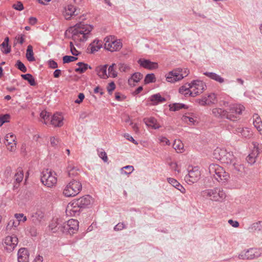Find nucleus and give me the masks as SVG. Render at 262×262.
Masks as SVG:
<instances>
[{
    "label": "nucleus",
    "instance_id": "8",
    "mask_svg": "<svg viewBox=\"0 0 262 262\" xmlns=\"http://www.w3.org/2000/svg\"><path fill=\"white\" fill-rule=\"evenodd\" d=\"M81 189V182L77 180L73 179L66 185L62 193L66 197H73L78 194Z\"/></svg>",
    "mask_w": 262,
    "mask_h": 262
},
{
    "label": "nucleus",
    "instance_id": "40",
    "mask_svg": "<svg viewBox=\"0 0 262 262\" xmlns=\"http://www.w3.org/2000/svg\"><path fill=\"white\" fill-rule=\"evenodd\" d=\"M253 146L252 149L251 150L250 154L252 156L257 157L260 153V149L259 148V144L256 142H253L252 143Z\"/></svg>",
    "mask_w": 262,
    "mask_h": 262
},
{
    "label": "nucleus",
    "instance_id": "5",
    "mask_svg": "<svg viewBox=\"0 0 262 262\" xmlns=\"http://www.w3.org/2000/svg\"><path fill=\"white\" fill-rule=\"evenodd\" d=\"M201 195L206 199L219 202L223 201L226 197L225 191L221 187L205 189L201 191Z\"/></svg>",
    "mask_w": 262,
    "mask_h": 262
},
{
    "label": "nucleus",
    "instance_id": "48",
    "mask_svg": "<svg viewBox=\"0 0 262 262\" xmlns=\"http://www.w3.org/2000/svg\"><path fill=\"white\" fill-rule=\"evenodd\" d=\"M134 170V168L132 165H127L122 167L121 169V173L122 174H129Z\"/></svg>",
    "mask_w": 262,
    "mask_h": 262
},
{
    "label": "nucleus",
    "instance_id": "32",
    "mask_svg": "<svg viewBox=\"0 0 262 262\" xmlns=\"http://www.w3.org/2000/svg\"><path fill=\"white\" fill-rule=\"evenodd\" d=\"M170 168L174 172L175 176L179 174L181 172V164L176 161H172L169 163Z\"/></svg>",
    "mask_w": 262,
    "mask_h": 262
},
{
    "label": "nucleus",
    "instance_id": "25",
    "mask_svg": "<svg viewBox=\"0 0 262 262\" xmlns=\"http://www.w3.org/2000/svg\"><path fill=\"white\" fill-rule=\"evenodd\" d=\"M67 169L70 177L76 176L80 171V168L77 164L72 162L69 163Z\"/></svg>",
    "mask_w": 262,
    "mask_h": 262
},
{
    "label": "nucleus",
    "instance_id": "37",
    "mask_svg": "<svg viewBox=\"0 0 262 262\" xmlns=\"http://www.w3.org/2000/svg\"><path fill=\"white\" fill-rule=\"evenodd\" d=\"M26 56L29 61L32 62L35 61V59L34 57L33 47L31 45H29L27 47Z\"/></svg>",
    "mask_w": 262,
    "mask_h": 262
},
{
    "label": "nucleus",
    "instance_id": "15",
    "mask_svg": "<svg viewBox=\"0 0 262 262\" xmlns=\"http://www.w3.org/2000/svg\"><path fill=\"white\" fill-rule=\"evenodd\" d=\"M16 138L14 134L9 133L5 137V144L10 151H14L16 149Z\"/></svg>",
    "mask_w": 262,
    "mask_h": 262
},
{
    "label": "nucleus",
    "instance_id": "2",
    "mask_svg": "<svg viewBox=\"0 0 262 262\" xmlns=\"http://www.w3.org/2000/svg\"><path fill=\"white\" fill-rule=\"evenodd\" d=\"M213 158L229 166H232L238 171H241L243 168L232 152H228L224 148L217 147L215 149L213 152Z\"/></svg>",
    "mask_w": 262,
    "mask_h": 262
},
{
    "label": "nucleus",
    "instance_id": "27",
    "mask_svg": "<svg viewBox=\"0 0 262 262\" xmlns=\"http://www.w3.org/2000/svg\"><path fill=\"white\" fill-rule=\"evenodd\" d=\"M76 200L69 203L67 206V212H69L71 215H75L78 213L81 208L79 205H75Z\"/></svg>",
    "mask_w": 262,
    "mask_h": 262
},
{
    "label": "nucleus",
    "instance_id": "59",
    "mask_svg": "<svg viewBox=\"0 0 262 262\" xmlns=\"http://www.w3.org/2000/svg\"><path fill=\"white\" fill-rule=\"evenodd\" d=\"M196 102L200 105L205 106L208 105L207 99L205 96L202 97L201 99H198L196 100Z\"/></svg>",
    "mask_w": 262,
    "mask_h": 262
},
{
    "label": "nucleus",
    "instance_id": "3",
    "mask_svg": "<svg viewBox=\"0 0 262 262\" xmlns=\"http://www.w3.org/2000/svg\"><path fill=\"white\" fill-rule=\"evenodd\" d=\"M244 110L245 107L242 104H232L229 105L228 111L221 108H214L212 112L216 117L226 118L234 121L239 119V116Z\"/></svg>",
    "mask_w": 262,
    "mask_h": 262
},
{
    "label": "nucleus",
    "instance_id": "33",
    "mask_svg": "<svg viewBox=\"0 0 262 262\" xmlns=\"http://www.w3.org/2000/svg\"><path fill=\"white\" fill-rule=\"evenodd\" d=\"M9 37H6L0 46L1 51L5 54H8L11 51V47L9 46Z\"/></svg>",
    "mask_w": 262,
    "mask_h": 262
},
{
    "label": "nucleus",
    "instance_id": "19",
    "mask_svg": "<svg viewBox=\"0 0 262 262\" xmlns=\"http://www.w3.org/2000/svg\"><path fill=\"white\" fill-rule=\"evenodd\" d=\"M143 121L147 126L152 129H156L161 127L160 121L154 117L145 118Z\"/></svg>",
    "mask_w": 262,
    "mask_h": 262
},
{
    "label": "nucleus",
    "instance_id": "61",
    "mask_svg": "<svg viewBox=\"0 0 262 262\" xmlns=\"http://www.w3.org/2000/svg\"><path fill=\"white\" fill-rule=\"evenodd\" d=\"M256 158L257 157L252 156L251 154H249L246 160L249 163L252 164L255 162Z\"/></svg>",
    "mask_w": 262,
    "mask_h": 262
},
{
    "label": "nucleus",
    "instance_id": "43",
    "mask_svg": "<svg viewBox=\"0 0 262 262\" xmlns=\"http://www.w3.org/2000/svg\"><path fill=\"white\" fill-rule=\"evenodd\" d=\"M241 256L243 257L244 259H252L254 258V254L253 248H251L247 250L244 253V255L243 254L240 255Z\"/></svg>",
    "mask_w": 262,
    "mask_h": 262
},
{
    "label": "nucleus",
    "instance_id": "56",
    "mask_svg": "<svg viewBox=\"0 0 262 262\" xmlns=\"http://www.w3.org/2000/svg\"><path fill=\"white\" fill-rule=\"evenodd\" d=\"M12 7L14 9H15L16 10H18V11H21L24 8L23 4V3L21 2H16L15 3H14Z\"/></svg>",
    "mask_w": 262,
    "mask_h": 262
},
{
    "label": "nucleus",
    "instance_id": "44",
    "mask_svg": "<svg viewBox=\"0 0 262 262\" xmlns=\"http://www.w3.org/2000/svg\"><path fill=\"white\" fill-rule=\"evenodd\" d=\"M184 104L176 103L169 105V110L171 111H177L183 108H186Z\"/></svg>",
    "mask_w": 262,
    "mask_h": 262
},
{
    "label": "nucleus",
    "instance_id": "23",
    "mask_svg": "<svg viewBox=\"0 0 262 262\" xmlns=\"http://www.w3.org/2000/svg\"><path fill=\"white\" fill-rule=\"evenodd\" d=\"M182 120L188 125H194L195 123L196 122L197 117L195 114L188 113L183 116Z\"/></svg>",
    "mask_w": 262,
    "mask_h": 262
},
{
    "label": "nucleus",
    "instance_id": "46",
    "mask_svg": "<svg viewBox=\"0 0 262 262\" xmlns=\"http://www.w3.org/2000/svg\"><path fill=\"white\" fill-rule=\"evenodd\" d=\"M158 142L162 146L170 145V141L165 137L159 136L158 137Z\"/></svg>",
    "mask_w": 262,
    "mask_h": 262
},
{
    "label": "nucleus",
    "instance_id": "39",
    "mask_svg": "<svg viewBox=\"0 0 262 262\" xmlns=\"http://www.w3.org/2000/svg\"><path fill=\"white\" fill-rule=\"evenodd\" d=\"M207 99L208 105L215 104L217 102L216 95L214 93H210L207 96H205Z\"/></svg>",
    "mask_w": 262,
    "mask_h": 262
},
{
    "label": "nucleus",
    "instance_id": "58",
    "mask_svg": "<svg viewBox=\"0 0 262 262\" xmlns=\"http://www.w3.org/2000/svg\"><path fill=\"white\" fill-rule=\"evenodd\" d=\"M59 143V139L57 137H52L50 138V145L53 147H56Z\"/></svg>",
    "mask_w": 262,
    "mask_h": 262
},
{
    "label": "nucleus",
    "instance_id": "21",
    "mask_svg": "<svg viewBox=\"0 0 262 262\" xmlns=\"http://www.w3.org/2000/svg\"><path fill=\"white\" fill-rule=\"evenodd\" d=\"M29 255L27 249L25 248L19 249L17 252L18 262H28Z\"/></svg>",
    "mask_w": 262,
    "mask_h": 262
},
{
    "label": "nucleus",
    "instance_id": "18",
    "mask_svg": "<svg viewBox=\"0 0 262 262\" xmlns=\"http://www.w3.org/2000/svg\"><path fill=\"white\" fill-rule=\"evenodd\" d=\"M76 8L73 5H68L66 6L62 11V15L67 20H70L72 17L75 15Z\"/></svg>",
    "mask_w": 262,
    "mask_h": 262
},
{
    "label": "nucleus",
    "instance_id": "57",
    "mask_svg": "<svg viewBox=\"0 0 262 262\" xmlns=\"http://www.w3.org/2000/svg\"><path fill=\"white\" fill-rule=\"evenodd\" d=\"M70 47L71 53L74 56H77L79 54L80 52L78 51L74 47L72 42H70Z\"/></svg>",
    "mask_w": 262,
    "mask_h": 262
},
{
    "label": "nucleus",
    "instance_id": "54",
    "mask_svg": "<svg viewBox=\"0 0 262 262\" xmlns=\"http://www.w3.org/2000/svg\"><path fill=\"white\" fill-rule=\"evenodd\" d=\"M77 59V58L74 56L66 55L63 57V62L64 63H69L70 62L76 60Z\"/></svg>",
    "mask_w": 262,
    "mask_h": 262
},
{
    "label": "nucleus",
    "instance_id": "55",
    "mask_svg": "<svg viewBox=\"0 0 262 262\" xmlns=\"http://www.w3.org/2000/svg\"><path fill=\"white\" fill-rule=\"evenodd\" d=\"M10 116L8 114L0 115V124L3 125L4 123L9 122Z\"/></svg>",
    "mask_w": 262,
    "mask_h": 262
},
{
    "label": "nucleus",
    "instance_id": "35",
    "mask_svg": "<svg viewBox=\"0 0 262 262\" xmlns=\"http://www.w3.org/2000/svg\"><path fill=\"white\" fill-rule=\"evenodd\" d=\"M173 147L178 153H183L185 151L184 144L180 140H175L173 144Z\"/></svg>",
    "mask_w": 262,
    "mask_h": 262
},
{
    "label": "nucleus",
    "instance_id": "11",
    "mask_svg": "<svg viewBox=\"0 0 262 262\" xmlns=\"http://www.w3.org/2000/svg\"><path fill=\"white\" fill-rule=\"evenodd\" d=\"M104 48L112 52L119 51L122 47L121 40L115 36H106L104 39Z\"/></svg>",
    "mask_w": 262,
    "mask_h": 262
},
{
    "label": "nucleus",
    "instance_id": "31",
    "mask_svg": "<svg viewBox=\"0 0 262 262\" xmlns=\"http://www.w3.org/2000/svg\"><path fill=\"white\" fill-rule=\"evenodd\" d=\"M143 77L142 74L136 72L133 74L128 80V83L130 86H134L136 83L138 82Z\"/></svg>",
    "mask_w": 262,
    "mask_h": 262
},
{
    "label": "nucleus",
    "instance_id": "10",
    "mask_svg": "<svg viewBox=\"0 0 262 262\" xmlns=\"http://www.w3.org/2000/svg\"><path fill=\"white\" fill-rule=\"evenodd\" d=\"M189 74V70L187 68H177L166 75V80L167 82L174 83L182 80Z\"/></svg>",
    "mask_w": 262,
    "mask_h": 262
},
{
    "label": "nucleus",
    "instance_id": "42",
    "mask_svg": "<svg viewBox=\"0 0 262 262\" xmlns=\"http://www.w3.org/2000/svg\"><path fill=\"white\" fill-rule=\"evenodd\" d=\"M21 76L24 79L28 81L31 85L34 86L36 84L35 79L32 75L30 74H23Z\"/></svg>",
    "mask_w": 262,
    "mask_h": 262
},
{
    "label": "nucleus",
    "instance_id": "12",
    "mask_svg": "<svg viewBox=\"0 0 262 262\" xmlns=\"http://www.w3.org/2000/svg\"><path fill=\"white\" fill-rule=\"evenodd\" d=\"M18 240L14 235H8L3 239L2 245L5 251L8 253L12 252L18 244Z\"/></svg>",
    "mask_w": 262,
    "mask_h": 262
},
{
    "label": "nucleus",
    "instance_id": "6",
    "mask_svg": "<svg viewBox=\"0 0 262 262\" xmlns=\"http://www.w3.org/2000/svg\"><path fill=\"white\" fill-rule=\"evenodd\" d=\"M209 172L218 182L225 183L230 179V174L221 166L216 164H211L209 167Z\"/></svg>",
    "mask_w": 262,
    "mask_h": 262
},
{
    "label": "nucleus",
    "instance_id": "30",
    "mask_svg": "<svg viewBox=\"0 0 262 262\" xmlns=\"http://www.w3.org/2000/svg\"><path fill=\"white\" fill-rule=\"evenodd\" d=\"M179 93L186 97H191L190 85L189 83H186L181 86L179 90Z\"/></svg>",
    "mask_w": 262,
    "mask_h": 262
},
{
    "label": "nucleus",
    "instance_id": "47",
    "mask_svg": "<svg viewBox=\"0 0 262 262\" xmlns=\"http://www.w3.org/2000/svg\"><path fill=\"white\" fill-rule=\"evenodd\" d=\"M156 78L154 74H148L146 75L144 79V83L148 84L149 83L155 82Z\"/></svg>",
    "mask_w": 262,
    "mask_h": 262
},
{
    "label": "nucleus",
    "instance_id": "14",
    "mask_svg": "<svg viewBox=\"0 0 262 262\" xmlns=\"http://www.w3.org/2000/svg\"><path fill=\"white\" fill-rule=\"evenodd\" d=\"M190 83L191 97H195L202 94L206 89L205 83L201 80H193Z\"/></svg>",
    "mask_w": 262,
    "mask_h": 262
},
{
    "label": "nucleus",
    "instance_id": "53",
    "mask_svg": "<svg viewBox=\"0 0 262 262\" xmlns=\"http://www.w3.org/2000/svg\"><path fill=\"white\" fill-rule=\"evenodd\" d=\"M16 67L18 69H19L20 71H21L23 72H27V68L24 65V64L21 62L20 61L18 60L16 64Z\"/></svg>",
    "mask_w": 262,
    "mask_h": 262
},
{
    "label": "nucleus",
    "instance_id": "34",
    "mask_svg": "<svg viewBox=\"0 0 262 262\" xmlns=\"http://www.w3.org/2000/svg\"><path fill=\"white\" fill-rule=\"evenodd\" d=\"M204 74L210 79H213L220 83H223L224 82V78L216 73L212 72H205L204 73Z\"/></svg>",
    "mask_w": 262,
    "mask_h": 262
},
{
    "label": "nucleus",
    "instance_id": "16",
    "mask_svg": "<svg viewBox=\"0 0 262 262\" xmlns=\"http://www.w3.org/2000/svg\"><path fill=\"white\" fill-rule=\"evenodd\" d=\"M235 133L244 139H250L254 135L251 128L241 126L237 127L235 129Z\"/></svg>",
    "mask_w": 262,
    "mask_h": 262
},
{
    "label": "nucleus",
    "instance_id": "63",
    "mask_svg": "<svg viewBox=\"0 0 262 262\" xmlns=\"http://www.w3.org/2000/svg\"><path fill=\"white\" fill-rule=\"evenodd\" d=\"M85 98L84 95L81 93L78 94V99L75 100V103L77 104H80Z\"/></svg>",
    "mask_w": 262,
    "mask_h": 262
},
{
    "label": "nucleus",
    "instance_id": "22",
    "mask_svg": "<svg viewBox=\"0 0 262 262\" xmlns=\"http://www.w3.org/2000/svg\"><path fill=\"white\" fill-rule=\"evenodd\" d=\"M107 65H99L95 68V71L99 77L106 79L108 77L107 74Z\"/></svg>",
    "mask_w": 262,
    "mask_h": 262
},
{
    "label": "nucleus",
    "instance_id": "29",
    "mask_svg": "<svg viewBox=\"0 0 262 262\" xmlns=\"http://www.w3.org/2000/svg\"><path fill=\"white\" fill-rule=\"evenodd\" d=\"M167 181L181 193H185L186 192L185 188L177 180L172 178H167Z\"/></svg>",
    "mask_w": 262,
    "mask_h": 262
},
{
    "label": "nucleus",
    "instance_id": "41",
    "mask_svg": "<svg viewBox=\"0 0 262 262\" xmlns=\"http://www.w3.org/2000/svg\"><path fill=\"white\" fill-rule=\"evenodd\" d=\"M115 63H113L108 68V77L115 78L117 76L118 73L115 69Z\"/></svg>",
    "mask_w": 262,
    "mask_h": 262
},
{
    "label": "nucleus",
    "instance_id": "50",
    "mask_svg": "<svg viewBox=\"0 0 262 262\" xmlns=\"http://www.w3.org/2000/svg\"><path fill=\"white\" fill-rule=\"evenodd\" d=\"M261 229L262 226L261 225V221L254 223L249 227V230L250 231H253L256 230H260Z\"/></svg>",
    "mask_w": 262,
    "mask_h": 262
},
{
    "label": "nucleus",
    "instance_id": "26",
    "mask_svg": "<svg viewBox=\"0 0 262 262\" xmlns=\"http://www.w3.org/2000/svg\"><path fill=\"white\" fill-rule=\"evenodd\" d=\"M102 46V42L97 39H95L89 46L88 50L91 53L97 52Z\"/></svg>",
    "mask_w": 262,
    "mask_h": 262
},
{
    "label": "nucleus",
    "instance_id": "7",
    "mask_svg": "<svg viewBox=\"0 0 262 262\" xmlns=\"http://www.w3.org/2000/svg\"><path fill=\"white\" fill-rule=\"evenodd\" d=\"M41 183L48 188L55 187L57 183V177L56 173L50 169L43 170L40 175Z\"/></svg>",
    "mask_w": 262,
    "mask_h": 262
},
{
    "label": "nucleus",
    "instance_id": "51",
    "mask_svg": "<svg viewBox=\"0 0 262 262\" xmlns=\"http://www.w3.org/2000/svg\"><path fill=\"white\" fill-rule=\"evenodd\" d=\"M25 36L24 34H18L15 37L14 44L19 43L22 45L25 42Z\"/></svg>",
    "mask_w": 262,
    "mask_h": 262
},
{
    "label": "nucleus",
    "instance_id": "28",
    "mask_svg": "<svg viewBox=\"0 0 262 262\" xmlns=\"http://www.w3.org/2000/svg\"><path fill=\"white\" fill-rule=\"evenodd\" d=\"M149 100L151 102V104L152 105H157L159 103L166 101L165 98L162 97L159 93L151 95L149 98Z\"/></svg>",
    "mask_w": 262,
    "mask_h": 262
},
{
    "label": "nucleus",
    "instance_id": "60",
    "mask_svg": "<svg viewBox=\"0 0 262 262\" xmlns=\"http://www.w3.org/2000/svg\"><path fill=\"white\" fill-rule=\"evenodd\" d=\"M116 88V84L114 82H111L107 86V90L109 94H112Z\"/></svg>",
    "mask_w": 262,
    "mask_h": 262
},
{
    "label": "nucleus",
    "instance_id": "62",
    "mask_svg": "<svg viewBox=\"0 0 262 262\" xmlns=\"http://www.w3.org/2000/svg\"><path fill=\"white\" fill-rule=\"evenodd\" d=\"M254 258L258 257L262 255V248H253Z\"/></svg>",
    "mask_w": 262,
    "mask_h": 262
},
{
    "label": "nucleus",
    "instance_id": "24",
    "mask_svg": "<svg viewBox=\"0 0 262 262\" xmlns=\"http://www.w3.org/2000/svg\"><path fill=\"white\" fill-rule=\"evenodd\" d=\"M253 124L259 134L262 135V121L257 114H254L253 115Z\"/></svg>",
    "mask_w": 262,
    "mask_h": 262
},
{
    "label": "nucleus",
    "instance_id": "36",
    "mask_svg": "<svg viewBox=\"0 0 262 262\" xmlns=\"http://www.w3.org/2000/svg\"><path fill=\"white\" fill-rule=\"evenodd\" d=\"M77 65L78 67L75 69V71L80 74L85 72L88 68L92 69L91 66H89L88 64L83 62H78Z\"/></svg>",
    "mask_w": 262,
    "mask_h": 262
},
{
    "label": "nucleus",
    "instance_id": "52",
    "mask_svg": "<svg viewBox=\"0 0 262 262\" xmlns=\"http://www.w3.org/2000/svg\"><path fill=\"white\" fill-rule=\"evenodd\" d=\"M14 217L19 223H24L27 221V217L23 213H16Z\"/></svg>",
    "mask_w": 262,
    "mask_h": 262
},
{
    "label": "nucleus",
    "instance_id": "9",
    "mask_svg": "<svg viewBox=\"0 0 262 262\" xmlns=\"http://www.w3.org/2000/svg\"><path fill=\"white\" fill-rule=\"evenodd\" d=\"M53 223H52L50 225V227L53 232H55L57 231L56 229V228H58V229L61 228L60 230L62 232L64 233H69L70 234H73L76 233L78 229L79 226L78 221L74 219L69 220L67 222L64 223L61 227H58L57 225L55 226V227H53Z\"/></svg>",
    "mask_w": 262,
    "mask_h": 262
},
{
    "label": "nucleus",
    "instance_id": "38",
    "mask_svg": "<svg viewBox=\"0 0 262 262\" xmlns=\"http://www.w3.org/2000/svg\"><path fill=\"white\" fill-rule=\"evenodd\" d=\"M24 178V172L22 168L19 167L16 169V173L14 176L15 182L19 183L22 181Z\"/></svg>",
    "mask_w": 262,
    "mask_h": 262
},
{
    "label": "nucleus",
    "instance_id": "13",
    "mask_svg": "<svg viewBox=\"0 0 262 262\" xmlns=\"http://www.w3.org/2000/svg\"><path fill=\"white\" fill-rule=\"evenodd\" d=\"M188 173L185 177V180L189 184L196 182L200 178L201 171L198 166H189Z\"/></svg>",
    "mask_w": 262,
    "mask_h": 262
},
{
    "label": "nucleus",
    "instance_id": "64",
    "mask_svg": "<svg viewBox=\"0 0 262 262\" xmlns=\"http://www.w3.org/2000/svg\"><path fill=\"white\" fill-rule=\"evenodd\" d=\"M124 137L126 139L132 142L134 144H135L136 145H137L138 144V142L135 140H134V139L133 138V137L132 136H130L129 134H125L124 135Z\"/></svg>",
    "mask_w": 262,
    "mask_h": 262
},
{
    "label": "nucleus",
    "instance_id": "45",
    "mask_svg": "<svg viewBox=\"0 0 262 262\" xmlns=\"http://www.w3.org/2000/svg\"><path fill=\"white\" fill-rule=\"evenodd\" d=\"M118 69L121 72H127L130 69V66L125 63H120L118 64Z\"/></svg>",
    "mask_w": 262,
    "mask_h": 262
},
{
    "label": "nucleus",
    "instance_id": "4",
    "mask_svg": "<svg viewBox=\"0 0 262 262\" xmlns=\"http://www.w3.org/2000/svg\"><path fill=\"white\" fill-rule=\"evenodd\" d=\"M41 122L47 125H52L54 127H61L64 124V117L61 113H55L51 115L43 111L40 114Z\"/></svg>",
    "mask_w": 262,
    "mask_h": 262
},
{
    "label": "nucleus",
    "instance_id": "20",
    "mask_svg": "<svg viewBox=\"0 0 262 262\" xmlns=\"http://www.w3.org/2000/svg\"><path fill=\"white\" fill-rule=\"evenodd\" d=\"M138 62L140 66L148 70H151L156 69L158 67L157 62H151L150 60L145 59L144 58L139 59L138 61Z\"/></svg>",
    "mask_w": 262,
    "mask_h": 262
},
{
    "label": "nucleus",
    "instance_id": "17",
    "mask_svg": "<svg viewBox=\"0 0 262 262\" xmlns=\"http://www.w3.org/2000/svg\"><path fill=\"white\" fill-rule=\"evenodd\" d=\"M93 201L92 198L89 195H84L76 200L75 205H79L81 208L88 207Z\"/></svg>",
    "mask_w": 262,
    "mask_h": 262
},
{
    "label": "nucleus",
    "instance_id": "49",
    "mask_svg": "<svg viewBox=\"0 0 262 262\" xmlns=\"http://www.w3.org/2000/svg\"><path fill=\"white\" fill-rule=\"evenodd\" d=\"M97 154L98 156L104 162H106L108 161V158L106 153L102 148L97 149Z\"/></svg>",
    "mask_w": 262,
    "mask_h": 262
},
{
    "label": "nucleus",
    "instance_id": "1",
    "mask_svg": "<svg viewBox=\"0 0 262 262\" xmlns=\"http://www.w3.org/2000/svg\"><path fill=\"white\" fill-rule=\"evenodd\" d=\"M93 28L91 25L79 23L70 27L68 31L72 34L73 40L78 44L86 41L91 37Z\"/></svg>",
    "mask_w": 262,
    "mask_h": 262
}]
</instances>
